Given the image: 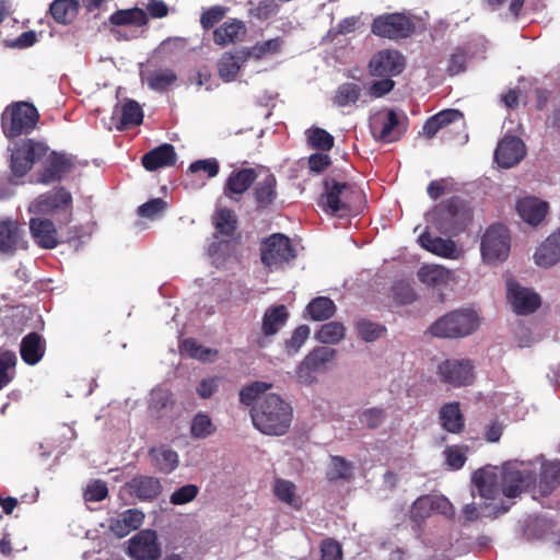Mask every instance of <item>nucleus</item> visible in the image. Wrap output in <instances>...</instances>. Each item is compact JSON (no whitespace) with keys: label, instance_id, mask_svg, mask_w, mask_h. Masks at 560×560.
Instances as JSON below:
<instances>
[{"label":"nucleus","instance_id":"obj_1","mask_svg":"<svg viewBox=\"0 0 560 560\" xmlns=\"http://www.w3.org/2000/svg\"><path fill=\"white\" fill-rule=\"evenodd\" d=\"M536 482L535 475L529 470H521L513 464H505L501 468L485 467L472 475V483L477 488L480 498L485 499L480 511L475 503H468L463 508V517L466 522L477 521L482 514L485 517L497 518L505 514L512 503L506 504L502 500L495 502L500 495L514 499L527 491Z\"/></svg>","mask_w":560,"mask_h":560},{"label":"nucleus","instance_id":"obj_2","mask_svg":"<svg viewBox=\"0 0 560 560\" xmlns=\"http://www.w3.org/2000/svg\"><path fill=\"white\" fill-rule=\"evenodd\" d=\"M250 417L254 427L262 434L282 436L291 428L293 409L277 394H267L253 406Z\"/></svg>","mask_w":560,"mask_h":560},{"label":"nucleus","instance_id":"obj_3","mask_svg":"<svg viewBox=\"0 0 560 560\" xmlns=\"http://www.w3.org/2000/svg\"><path fill=\"white\" fill-rule=\"evenodd\" d=\"M39 113L33 103L15 101L1 114V129L9 140L32 133L39 121Z\"/></svg>","mask_w":560,"mask_h":560},{"label":"nucleus","instance_id":"obj_4","mask_svg":"<svg viewBox=\"0 0 560 560\" xmlns=\"http://www.w3.org/2000/svg\"><path fill=\"white\" fill-rule=\"evenodd\" d=\"M471 220V211L459 197H451L431 212V222L442 234L457 235Z\"/></svg>","mask_w":560,"mask_h":560},{"label":"nucleus","instance_id":"obj_5","mask_svg":"<svg viewBox=\"0 0 560 560\" xmlns=\"http://www.w3.org/2000/svg\"><path fill=\"white\" fill-rule=\"evenodd\" d=\"M479 319L471 310H457L436 319L429 328L434 337L463 338L477 330Z\"/></svg>","mask_w":560,"mask_h":560},{"label":"nucleus","instance_id":"obj_6","mask_svg":"<svg viewBox=\"0 0 560 560\" xmlns=\"http://www.w3.org/2000/svg\"><path fill=\"white\" fill-rule=\"evenodd\" d=\"M78 158L63 151H55L49 148V152L43 159L40 168L36 173V183L50 185L62 182L69 174L80 166H85Z\"/></svg>","mask_w":560,"mask_h":560},{"label":"nucleus","instance_id":"obj_7","mask_svg":"<svg viewBox=\"0 0 560 560\" xmlns=\"http://www.w3.org/2000/svg\"><path fill=\"white\" fill-rule=\"evenodd\" d=\"M324 192L320 202L326 212L335 215H345L351 211L354 199L360 197V191L354 185L338 182L335 178H325Z\"/></svg>","mask_w":560,"mask_h":560},{"label":"nucleus","instance_id":"obj_8","mask_svg":"<svg viewBox=\"0 0 560 560\" xmlns=\"http://www.w3.org/2000/svg\"><path fill=\"white\" fill-rule=\"evenodd\" d=\"M49 152V145L45 141L24 139L11 149L10 170L13 176L24 177L34 166L40 163Z\"/></svg>","mask_w":560,"mask_h":560},{"label":"nucleus","instance_id":"obj_9","mask_svg":"<svg viewBox=\"0 0 560 560\" xmlns=\"http://www.w3.org/2000/svg\"><path fill=\"white\" fill-rule=\"evenodd\" d=\"M482 259L488 264L504 261L510 253V234L503 224L490 225L482 235Z\"/></svg>","mask_w":560,"mask_h":560},{"label":"nucleus","instance_id":"obj_10","mask_svg":"<svg viewBox=\"0 0 560 560\" xmlns=\"http://www.w3.org/2000/svg\"><path fill=\"white\" fill-rule=\"evenodd\" d=\"M296 257L291 240L281 233H273L264 238L260 245V260L268 267H278Z\"/></svg>","mask_w":560,"mask_h":560},{"label":"nucleus","instance_id":"obj_11","mask_svg":"<svg viewBox=\"0 0 560 560\" xmlns=\"http://www.w3.org/2000/svg\"><path fill=\"white\" fill-rule=\"evenodd\" d=\"M371 31L378 37L402 39L415 32V23L402 13H386L374 19Z\"/></svg>","mask_w":560,"mask_h":560},{"label":"nucleus","instance_id":"obj_12","mask_svg":"<svg viewBox=\"0 0 560 560\" xmlns=\"http://www.w3.org/2000/svg\"><path fill=\"white\" fill-rule=\"evenodd\" d=\"M408 128V117L402 113L401 119L395 109H387L385 117L380 114L371 122V132L375 140L392 143L400 140Z\"/></svg>","mask_w":560,"mask_h":560},{"label":"nucleus","instance_id":"obj_13","mask_svg":"<svg viewBox=\"0 0 560 560\" xmlns=\"http://www.w3.org/2000/svg\"><path fill=\"white\" fill-rule=\"evenodd\" d=\"M30 212L36 214L66 212L68 222L72 217V195L65 187H57L51 191L39 195L30 206Z\"/></svg>","mask_w":560,"mask_h":560},{"label":"nucleus","instance_id":"obj_14","mask_svg":"<svg viewBox=\"0 0 560 560\" xmlns=\"http://www.w3.org/2000/svg\"><path fill=\"white\" fill-rule=\"evenodd\" d=\"M443 383L453 387L468 386L472 383L474 365L469 360H445L438 366Z\"/></svg>","mask_w":560,"mask_h":560},{"label":"nucleus","instance_id":"obj_15","mask_svg":"<svg viewBox=\"0 0 560 560\" xmlns=\"http://www.w3.org/2000/svg\"><path fill=\"white\" fill-rule=\"evenodd\" d=\"M337 351L328 347H317L311 351L296 369V376L301 383L311 384L314 382V373L323 371L330 362Z\"/></svg>","mask_w":560,"mask_h":560},{"label":"nucleus","instance_id":"obj_16","mask_svg":"<svg viewBox=\"0 0 560 560\" xmlns=\"http://www.w3.org/2000/svg\"><path fill=\"white\" fill-rule=\"evenodd\" d=\"M404 57L397 50H380L369 62V72L372 77H395L404 71Z\"/></svg>","mask_w":560,"mask_h":560},{"label":"nucleus","instance_id":"obj_17","mask_svg":"<svg viewBox=\"0 0 560 560\" xmlns=\"http://www.w3.org/2000/svg\"><path fill=\"white\" fill-rule=\"evenodd\" d=\"M525 154V144L518 137L505 136L495 148L494 161L502 168H511L517 165Z\"/></svg>","mask_w":560,"mask_h":560},{"label":"nucleus","instance_id":"obj_18","mask_svg":"<svg viewBox=\"0 0 560 560\" xmlns=\"http://www.w3.org/2000/svg\"><path fill=\"white\" fill-rule=\"evenodd\" d=\"M128 549L130 557L136 560H158L161 556L158 535L152 529L141 530L133 536Z\"/></svg>","mask_w":560,"mask_h":560},{"label":"nucleus","instance_id":"obj_19","mask_svg":"<svg viewBox=\"0 0 560 560\" xmlns=\"http://www.w3.org/2000/svg\"><path fill=\"white\" fill-rule=\"evenodd\" d=\"M508 300L515 313L527 315L534 313L540 306V296L517 282H508Z\"/></svg>","mask_w":560,"mask_h":560},{"label":"nucleus","instance_id":"obj_20","mask_svg":"<svg viewBox=\"0 0 560 560\" xmlns=\"http://www.w3.org/2000/svg\"><path fill=\"white\" fill-rule=\"evenodd\" d=\"M21 224L13 219H0V253L13 255L19 249H25Z\"/></svg>","mask_w":560,"mask_h":560},{"label":"nucleus","instance_id":"obj_21","mask_svg":"<svg viewBox=\"0 0 560 560\" xmlns=\"http://www.w3.org/2000/svg\"><path fill=\"white\" fill-rule=\"evenodd\" d=\"M257 179V172L252 168L234 170L230 173L223 194L230 200L238 201V197L246 192Z\"/></svg>","mask_w":560,"mask_h":560},{"label":"nucleus","instance_id":"obj_22","mask_svg":"<svg viewBox=\"0 0 560 560\" xmlns=\"http://www.w3.org/2000/svg\"><path fill=\"white\" fill-rule=\"evenodd\" d=\"M127 493L140 501H153L162 493V483L152 476H135L125 485Z\"/></svg>","mask_w":560,"mask_h":560},{"label":"nucleus","instance_id":"obj_23","mask_svg":"<svg viewBox=\"0 0 560 560\" xmlns=\"http://www.w3.org/2000/svg\"><path fill=\"white\" fill-rule=\"evenodd\" d=\"M177 155L174 147L170 143H164L143 154L141 163L147 171L154 172L162 167L175 165Z\"/></svg>","mask_w":560,"mask_h":560},{"label":"nucleus","instance_id":"obj_24","mask_svg":"<svg viewBox=\"0 0 560 560\" xmlns=\"http://www.w3.org/2000/svg\"><path fill=\"white\" fill-rule=\"evenodd\" d=\"M253 196L257 210L269 209L278 197L277 178L268 173L264 178L254 183Z\"/></svg>","mask_w":560,"mask_h":560},{"label":"nucleus","instance_id":"obj_25","mask_svg":"<svg viewBox=\"0 0 560 560\" xmlns=\"http://www.w3.org/2000/svg\"><path fill=\"white\" fill-rule=\"evenodd\" d=\"M144 521V513L139 509H128L117 518L109 522V529L119 538L126 537L131 532L140 528Z\"/></svg>","mask_w":560,"mask_h":560},{"label":"nucleus","instance_id":"obj_26","mask_svg":"<svg viewBox=\"0 0 560 560\" xmlns=\"http://www.w3.org/2000/svg\"><path fill=\"white\" fill-rule=\"evenodd\" d=\"M30 230L33 238L42 248L52 249L59 244L57 230L51 220L33 218L30 221Z\"/></svg>","mask_w":560,"mask_h":560},{"label":"nucleus","instance_id":"obj_27","mask_svg":"<svg viewBox=\"0 0 560 560\" xmlns=\"http://www.w3.org/2000/svg\"><path fill=\"white\" fill-rule=\"evenodd\" d=\"M45 351L46 340L38 332L32 331L22 338L20 354L26 364H37L43 359Z\"/></svg>","mask_w":560,"mask_h":560},{"label":"nucleus","instance_id":"obj_28","mask_svg":"<svg viewBox=\"0 0 560 560\" xmlns=\"http://www.w3.org/2000/svg\"><path fill=\"white\" fill-rule=\"evenodd\" d=\"M516 211L530 225L539 224L548 212V203L535 197H526L517 201Z\"/></svg>","mask_w":560,"mask_h":560},{"label":"nucleus","instance_id":"obj_29","mask_svg":"<svg viewBox=\"0 0 560 560\" xmlns=\"http://www.w3.org/2000/svg\"><path fill=\"white\" fill-rule=\"evenodd\" d=\"M248 60L245 49L234 52H224L218 61V73L224 82H232L236 79L242 66Z\"/></svg>","mask_w":560,"mask_h":560},{"label":"nucleus","instance_id":"obj_30","mask_svg":"<svg viewBox=\"0 0 560 560\" xmlns=\"http://www.w3.org/2000/svg\"><path fill=\"white\" fill-rule=\"evenodd\" d=\"M441 427L453 434L462 433L465 429V418L458 401L442 405L439 411Z\"/></svg>","mask_w":560,"mask_h":560},{"label":"nucleus","instance_id":"obj_31","mask_svg":"<svg viewBox=\"0 0 560 560\" xmlns=\"http://www.w3.org/2000/svg\"><path fill=\"white\" fill-rule=\"evenodd\" d=\"M464 115L458 109H444L428 118L422 127V133L425 138L432 139L440 130L451 124L463 120Z\"/></svg>","mask_w":560,"mask_h":560},{"label":"nucleus","instance_id":"obj_32","mask_svg":"<svg viewBox=\"0 0 560 560\" xmlns=\"http://www.w3.org/2000/svg\"><path fill=\"white\" fill-rule=\"evenodd\" d=\"M246 33V25L237 19H230L213 31V43L224 47L229 44H235Z\"/></svg>","mask_w":560,"mask_h":560},{"label":"nucleus","instance_id":"obj_33","mask_svg":"<svg viewBox=\"0 0 560 560\" xmlns=\"http://www.w3.org/2000/svg\"><path fill=\"white\" fill-rule=\"evenodd\" d=\"M534 258L535 262L542 267H550L559 261L560 229L546 238V241L537 248Z\"/></svg>","mask_w":560,"mask_h":560},{"label":"nucleus","instance_id":"obj_34","mask_svg":"<svg viewBox=\"0 0 560 560\" xmlns=\"http://www.w3.org/2000/svg\"><path fill=\"white\" fill-rule=\"evenodd\" d=\"M421 247L428 252L443 258L456 257V244L452 240H444L439 236H432L429 232H423L419 238Z\"/></svg>","mask_w":560,"mask_h":560},{"label":"nucleus","instance_id":"obj_35","mask_svg":"<svg viewBox=\"0 0 560 560\" xmlns=\"http://www.w3.org/2000/svg\"><path fill=\"white\" fill-rule=\"evenodd\" d=\"M288 319L289 313L284 305H275L267 308L262 317V334L267 337L276 335L285 325Z\"/></svg>","mask_w":560,"mask_h":560},{"label":"nucleus","instance_id":"obj_36","mask_svg":"<svg viewBox=\"0 0 560 560\" xmlns=\"http://www.w3.org/2000/svg\"><path fill=\"white\" fill-rule=\"evenodd\" d=\"M109 21L113 25L116 26L133 25L140 27L147 25L149 19L144 10L135 7L131 9L115 11L109 16Z\"/></svg>","mask_w":560,"mask_h":560},{"label":"nucleus","instance_id":"obj_37","mask_svg":"<svg viewBox=\"0 0 560 560\" xmlns=\"http://www.w3.org/2000/svg\"><path fill=\"white\" fill-rule=\"evenodd\" d=\"M49 12L58 24L68 25L78 15L79 2L77 0H54Z\"/></svg>","mask_w":560,"mask_h":560},{"label":"nucleus","instance_id":"obj_38","mask_svg":"<svg viewBox=\"0 0 560 560\" xmlns=\"http://www.w3.org/2000/svg\"><path fill=\"white\" fill-rule=\"evenodd\" d=\"M558 486H560V462L542 465L538 482L539 494L547 497Z\"/></svg>","mask_w":560,"mask_h":560},{"label":"nucleus","instance_id":"obj_39","mask_svg":"<svg viewBox=\"0 0 560 560\" xmlns=\"http://www.w3.org/2000/svg\"><path fill=\"white\" fill-rule=\"evenodd\" d=\"M418 278L422 283L435 289L448 284L451 271L441 266H423L418 271Z\"/></svg>","mask_w":560,"mask_h":560},{"label":"nucleus","instance_id":"obj_40","mask_svg":"<svg viewBox=\"0 0 560 560\" xmlns=\"http://www.w3.org/2000/svg\"><path fill=\"white\" fill-rule=\"evenodd\" d=\"M215 232L225 237H232L237 229V218L232 209L220 208L212 217Z\"/></svg>","mask_w":560,"mask_h":560},{"label":"nucleus","instance_id":"obj_41","mask_svg":"<svg viewBox=\"0 0 560 560\" xmlns=\"http://www.w3.org/2000/svg\"><path fill=\"white\" fill-rule=\"evenodd\" d=\"M154 467L163 472L170 474L178 466V455L170 447L161 446L150 450Z\"/></svg>","mask_w":560,"mask_h":560},{"label":"nucleus","instance_id":"obj_42","mask_svg":"<svg viewBox=\"0 0 560 560\" xmlns=\"http://www.w3.org/2000/svg\"><path fill=\"white\" fill-rule=\"evenodd\" d=\"M143 120V112L140 105L133 100H127L119 109L118 130H125L131 126H139Z\"/></svg>","mask_w":560,"mask_h":560},{"label":"nucleus","instance_id":"obj_43","mask_svg":"<svg viewBox=\"0 0 560 560\" xmlns=\"http://www.w3.org/2000/svg\"><path fill=\"white\" fill-rule=\"evenodd\" d=\"M335 302L327 296H317L306 306V313L313 320L322 322L329 319L336 313Z\"/></svg>","mask_w":560,"mask_h":560},{"label":"nucleus","instance_id":"obj_44","mask_svg":"<svg viewBox=\"0 0 560 560\" xmlns=\"http://www.w3.org/2000/svg\"><path fill=\"white\" fill-rule=\"evenodd\" d=\"M148 86L156 92H164L176 83L177 74L168 68H161L150 72L145 77Z\"/></svg>","mask_w":560,"mask_h":560},{"label":"nucleus","instance_id":"obj_45","mask_svg":"<svg viewBox=\"0 0 560 560\" xmlns=\"http://www.w3.org/2000/svg\"><path fill=\"white\" fill-rule=\"evenodd\" d=\"M307 144L318 151H330L335 145V138L325 129L320 127H311L306 130Z\"/></svg>","mask_w":560,"mask_h":560},{"label":"nucleus","instance_id":"obj_46","mask_svg":"<svg viewBox=\"0 0 560 560\" xmlns=\"http://www.w3.org/2000/svg\"><path fill=\"white\" fill-rule=\"evenodd\" d=\"M296 487L292 481L285 479H277L275 482V494L283 503L300 510L302 506L301 499L295 493Z\"/></svg>","mask_w":560,"mask_h":560},{"label":"nucleus","instance_id":"obj_47","mask_svg":"<svg viewBox=\"0 0 560 560\" xmlns=\"http://www.w3.org/2000/svg\"><path fill=\"white\" fill-rule=\"evenodd\" d=\"M361 96V88L352 82L340 84L335 93L332 102L338 107L355 104Z\"/></svg>","mask_w":560,"mask_h":560},{"label":"nucleus","instance_id":"obj_48","mask_svg":"<svg viewBox=\"0 0 560 560\" xmlns=\"http://www.w3.org/2000/svg\"><path fill=\"white\" fill-rule=\"evenodd\" d=\"M16 362V354L13 351H0V389H3L13 381Z\"/></svg>","mask_w":560,"mask_h":560},{"label":"nucleus","instance_id":"obj_49","mask_svg":"<svg viewBox=\"0 0 560 560\" xmlns=\"http://www.w3.org/2000/svg\"><path fill=\"white\" fill-rule=\"evenodd\" d=\"M346 328L340 322H329L324 324L316 334L319 342L326 345H336L345 337Z\"/></svg>","mask_w":560,"mask_h":560},{"label":"nucleus","instance_id":"obj_50","mask_svg":"<svg viewBox=\"0 0 560 560\" xmlns=\"http://www.w3.org/2000/svg\"><path fill=\"white\" fill-rule=\"evenodd\" d=\"M359 337L365 342H373L385 335L386 327L366 318H361L355 324Z\"/></svg>","mask_w":560,"mask_h":560},{"label":"nucleus","instance_id":"obj_51","mask_svg":"<svg viewBox=\"0 0 560 560\" xmlns=\"http://www.w3.org/2000/svg\"><path fill=\"white\" fill-rule=\"evenodd\" d=\"M271 387V383L255 381L241 389L240 401L245 406H250L254 401L256 404Z\"/></svg>","mask_w":560,"mask_h":560},{"label":"nucleus","instance_id":"obj_52","mask_svg":"<svg viewBox=\"0 0 560 560\" xmlns=\"http://www.w3.org/2000/svg\"><path fill=\"white\" fill-rule=\"evenodd\" d=\"M215 431L211 418L203 412H198L191 421L190 434L195 439H206Z\"/></svg>","mask_w":560,"mask_h":560},{"label":"nucleus","instance_id":"obj_53","mask_svg":"<svg viewBox=\"0 0 560 560\" xmlns=\"http://www.w3.org/2000/svg\"><path fill=\"white\" fill-rule=\"evenodd\" d=\"M550 528V523L542 517H529L523 527V536L527 540L540 539Z\"/></svg>","mask_w":560,"mask_h":560},{"label":"nucleus","instance_id":"obj_54","mask_svg":"<svg viewBox=\"0 0 560 560\" xmlns=\"http://www.w3.org/2000/svg\"><path fill=\"white\" fill-rule=\"evenodd\" d=\"M326 476L330 481L349 480L352 477V466L341 456H331V466Z\"/></svg>","mask_w":560,"mask_h":560},{"label":"nucleus","instance_id":"obj_55","mask_svg":"<svg viewBox=\"0 0 560 560\" xmlns=\"http://www.w3.org/2000/svg\"><path fill=\"white\" fill-rule=\"evenodd\" d=\"M281 45L282 40L280 38H271L256 44L250 49H245V54L248 55V59L255 58L256 60H259L267 55L278 54L281 49Z\"/></svg>","mask_w":560,"mask_h":560},{"label":"nucleus","instance_id":"obj_56","mask_svg":"<svg viewBox=\"0 0 560 560\" xmlns=\"http://www.w3.org/2000/svg\"><path fill=\"white\" fill-rule=\"evenodd\" d=\"M468 59L469 55L465 48H454L447 60L446 72L453 77L466 71Z\"/></svg>","mask_w":560,"mask_h":560},{"label":"nucleus","instance_id":"obj_57","mask_svg":"<svg viewBox=\"0 0 560 560\" xmlns=\"http://www.w3.org/2000/svg\"><path fill=\"white\" fill-rule=\"evenodd\" d=\"M228 9L222 5H213L205 10L200 16V25L205 31L213 28L219 22H221Z\"/></svg>","mask_w":560,"mask_h":560},{"label":"nucleus","instance_id":"obj_58","mask_svg":"<svg viewBox=\"0 0 560 560\" xmlns=\"http://www.w3.org/2000/svg\"><path fill=\"white\" fill-rule=\"evenodd\" d=\"M311 329L307 325L298 326L291 337L285 340V349L289 354L296 353L310 337Z\"/></svg>","mask_w":560,"mask_h":560},{"label":"nucleus","instance_id":"obj_59","mask_svg":"<svg viewBox=\"0 0 560 560\" xmlns=\"http://www.w3.org/2000/svg\"><path fill=\"white\" fill-rule=\"evenodd\" d=\"M199 488L196 485H186L171 494L170 501L174 505H183L191 502L198 494Z\"/></svg>","mask_w":560,"mask_h":560},{"label":"nucleus","instance_id":"obj_60","mask_svg":"<svg viewBox=\"0 0 560 560\" xmlns=\"http://www.w3.org/2000/svg\"><path fill=\"white\" fill-rule=\"evenodd\" d=\"M167 203L162 198H153L138 208V214L142 218L153 219L162 213Z\"/></svg>","mask_w":560,"mask_h":560},{"label":"nucleus","instance_id":"obj_61","mask_svg":"<svg viewBox=\"0 0 560 560\" xmlns=\"http://www.w3.org/2000/svg\"><path fill=\"white\" fill-rule=\"evenodd\" d=\"M220 165L215 159L197 160L192 162L188 171L190 173L205 172L209 178L215 177L219 173Z\"/></svg>","mask_w":560,"mask_h":560},{"label":"nucleus","instance_id":"obj_62","mask_svg":"<svg viewBox=\"0 0 560 560\" xmlns=\"http://www.w3.org/2000/svg\"><path fill=\"white\" fill-rule=\"evenodd\" d=\"M320 560H342V549L332 538L323 540L320 546Z\"/></svg>","mask_w":560,"mask_h":560},{"label":"nucleus","instance_id":"obj_63","mask_svg":"<svg viewBox=\"0 0 560 560\" xmlns=\"http://www.w3.org/2000/svg\"><path fill=\"white\" fill-rule=\"evenodd\" d=\"M395 88V81L390 77H383V79L372 82L369 88V95L374 98L383 97Z\"/></svg>","mask_w":560,"mask_h":560},{"label":"nucleus","instance_id":"obj_64","mask_svg":"<svg viewBox=\"0 0 560 560\" xmlns=\"http://www.w3.org/2000/svg\"><path fill=\"white\" fill-rule=\"evenodd\" d=\"M108 495V488L104 481L96 480L91 483L84 493L86 501L100 502Z\"/></svg>","mask_w":560,"mask_h":560}]
</instances>
